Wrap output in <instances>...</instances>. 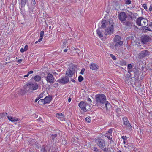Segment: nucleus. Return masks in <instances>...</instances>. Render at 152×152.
Instances as JSON below:
<instances>
[{
  "instance_id": "nucleus-2",
  "label": "nucleus",
  "mask_w": 152,
  "mask_h": 152,
  "mask_svg": "<svg viewBox=\"0 0 152 152\" xmlns=\"http://www.w3.org/2000/svg\"><path fill=\"white\" fill-rule=\"evenodd\" d=\"M95 97L98 104H104L106 102V96L103 94L96 95Z\"/></svg>"
},
{
  "instance_id": "nucleus-17",
  "label": "nucleus",
  "mask_w": 152,
  "mask_h": 152,
  "mask_svg": "<svg viewBox=\"0 0 152 152\" xmlns=\"http://www.w3.org/2000/svg\"><path fill=\"white\" fill-rule=\"evenodd\" d=\"M142 17H139L136 20V23L139 26H142L141 22H142Z\"/></svg>"
},
{
  "instance_id": "nucleus-11",
  "label": "nucleus",
  "mask_w": 152,
  "mask_h": 152,
  "mask_svg": "<svg viewBox=\"0 0 152 152\" xmlns=\"http://www.w3.org/2000/svg\"><path fill=\"white\" fill-rule=\"evenodd\" d=\"M122 24L124 25L126 28L129 29L132 28V23L129 20H126L122 23Z\"/></svg>"
},
{
  "instance_id": "nucleus-32",
  "label": "nucleus",
  "mask_w": 152,
  "mask_h": 152,
  "mask_svg": "<svg viewBox=\"0 0 152 152\" xmlns=\"http://www.w3.org/2000/svg\"><path fill=\"white\" fill-rule=\"evenodd\" d=\"M63 115L61 113H57L56 115V116L58 118H60L61 117L63 116Z\"/></svg>"
},
{
  "instance_id": "nucleus-4",
  "label": "nucleus",
  "mask_w": 152,
  "mask_h": 152,
  "mask_svg": "<svg viewBox=\"0 0 152 152\" xmlns=\"http://www.w3.org/2000/svg\"><path fill=\"white\" fill-rule=\"evenodd\" d=\"M38 86L36 83H28L26 84L25 88L26 91H32L38 89Z\"/></svg>"
},
{
  "instance_id": "nucleus-62",
  "label": "nucleus",
  "mask_w": 152,
  "mask_h": 152,
  "mask_svg": "<svg viewBox=\"0 0 152 152\" xmlns=\"http://www.w3.org/2000/svg\"><path fill=\"white\" fill-rule=\"evenodd\" d=\"M38 42H38V41H36V42H35V44H36V43H38Z\"/></svg>"
},
{
  "instance_id": "nucleus-27",
  "label": "nucleus",
  "mask_w": 152,
  "mask_h": 152,
  "mask_svg": "<svg viewBox=\"0 0 152 152\" xmlns=\"http://www.w3.org/2000/svg\"><path fill=\"white\" fill-rule=\"evenodd\" d=\"M27 91H26V88H25V89H21L20 91V93L21 95H24Z\"/></svg>"
},
{
  "instance_id": "nucleus-18",
  "label": "nucleus",
  "mask_w": 152,
  "mask_h": 152,
  "mask_svg": "<svg viewBox=\"0 0 152 152\" xmlns=\"http://www.w3.org/2000/svg\"><path fill=\"white\" fill-rule=\"evenodd\" d=\"M44 100L45 104L49 103L51 100V98L50 97L46 96L44 99Z\"/></svg>"
},
{
  "instance_id": "nucleus-58",
  "label": "nucleus",
  "mask_w": 152,
  "mask_h": 152,
  "mask_svg": "<svg viewBox=\"0 0 152 152\" xmlns=\"http://www.w3.org/2000/svg\"><path fill=\"white\" fill-rule=\"evenodd\" d=\"M38 121H42V119L41 118H39L38 119Z\"/></svg>"
},
{
  "instance_id": "nucleus-48",
  "label": "nucleus",
  "mask_w": 152,
  "mask_h": 152,
  "mask_svg": "<svg viewBox=\"0 0 152 152\" xmlns=\"http://www.w3.org/2000/svg\"><path fill=\"white\" fill-rule=\"evenodd\" d=\"M149 10L150 11H151L152 10V5H151L150 6Z\"/></svg>"
},
{
  "instance_id": "nucleus-59",
  "label": "nucleus",
  "mask_w": 152,
  "mask_h": 152,
  "mask_svg": "<svg viewBox=\"0 0 152 152\" xmlns=\"http://www.w3.org/2000/svg\"><path fill=\"white\" fill-rule=\"evenodd\" d=\"M71 81H72V82H75V80L74 79H72L71 80Z\"/></svg>"
},
{
  "instance_id": "nucleus-29",
  "label": "nucleus",
  "mask_w": 152,
  "mask_h": 152,
  "mask_svg": "<svg viewBox=\"0 0 152 152\" xmlns=\"http://www.w3.org/2000/svg\"><path fill=\"white\" fill-rule=\"evenodd\" d=\"M142 30H143L144 29H145V30H147L148 31H152L150 28H149L148 26H143L142 27Z\"/></svg>"
},
{
  "instance_id": "nucleus-3",
  "label": "nucleus",
  "mask_w": 152,
  "mask_h": 152,
  "mask_svg": "<svg viewBox=\"0 0 152 152\" xmlns=\"http://www.w3.org/2000/svg\"><path fill=\"white\" fill-rule=\"evenodd\" d=\"M108 23L109 26H108V28L105 29L104 32V34L106 35L112 34L114 30V23L113 21L111 20H109L108 21Z\"/></svg>"
},
{
  "instance_id": "nucleus-5",
  "label": "nucleus",
  "mask_w": 152,
  "mask_h": 152,
  "mask_svg": "<svg viewBox=\"0 0 152 152\" xmlns=\"http://www.w3.org/2000/svg\"><path fill=\"white\" fill-rule=\"evenodd\" d=\"M79 107L84 111L86 112L87 110L91 109L90 105L87 102L83 101L80 102L79 104Z\"/></svg>"
},
{
  "instance_id": "nucleus-26",
  "label": "nucleus",
  "mask_w": 152,
  "mask_h": 152,
  "mask_svg": "<svg viewBox=\"0 0 152 152\" xmlns=\"http://www.w3.org/2000/svg\"><path fill=\"white\" fill-rule=\"evenodd\" d=\"M34 79L36 81L38 82L41 79V77L39 75H36L34 77Z\"/></svg>"
},
{
  "instance_id": "nucleus-14",
  "label": "nucleus",
  "mask_w": 152,
  "mask_h": 152,
  "mask_svg": "<svg viewBox=\"0 0 152 152\" xmlns=\"http://www.w3.org/2000/svg\"><path fill=\"white\" fill-rule=\"evenodd\" d=\"M90 68L94 70H97L98 69V66L95 63H91L90 65Z\"/></svg>"
},
{
  "instance_id": "nucleus-30",
  "label": "nucleus",
  "mask_w": 152,
  "mask_h": 152,
  "mask_svg": "<svg viewBox=\"0 0 152 152\" xmlns=\"http://www.w3.org/2000/svg\"><path fill=\"white\" fill-rule=\"evenodd\" d=\"M28 48V46L27 45H26L25 46L24 48H22L20 49L21 52L23 53V52H24L25 51H26V50H27Z\"/></svg>"
},
{
  "instance_id": "nucleus-61",
  "label": "nucleus",
  "mask_w": 152,
  "mask_h": 152,
  "mask_svg": "<svg viewBox=\"0 0 152 152\" xmlns=\"http://www.w3.org/2000/svg\"><path fill=\"white\" fill-rule=\"evenodd\" d=\"M74 49L75 50H79L77 48H74Z\"/></svg>"
},
{
  "instance_id": "nucleus-52",
  "label": "nucleus",
  "mask_w": 152,
  "mask_h": 152,
  "mask_svg": "<svg viewBox=\"0 0 152 152\" xmlns=\"http://www.w3.org/2000/svg\"><path fill=\"white\" fill-rule=\"evenodd\" d=\"M22 61V59H20L18 60L17 61V62L20 63Z\"/></svg>"
},
{
  "instance_id": "nucleus-46",
  "label": "nucleus",
  "mask_w": 152,
  "mask_h": 152,
  "mask_svg": "<svg viewBox=\"0 0 152 152\" xmlns=\"http://www.w3.org/2000/svg\"><path fill=\"white\" fill-rule=\"evenodd\" d=\"M122 64L124 65H125L126 64V62L125 61H123L122 62Z\"/></svg>"
},
{
  "instance_id": "nucleus-21",
  "label": "nucleus",
  "mask_w": 152,
  "mask_h": 152,
  "mask_svg": "<svg viewBox=\"0 0 152 152\" xmlns=\"http://www.w3.org/2000/svg\"><path fill=\"white\" fill-rule=\"evenodd\" d=\"M105 106L106 109L107 110H108L109 109L111 108V107L110 104L107 101H106V103L105 104Z\"/></svg>"
},
{
  "instance_id": "nucleus-51",
  "label": "nucleus",
  "mask_w": 152,
  "mask_h": 152,
  "mask_svg": "<svg viewBox=\"0 0 152 152\" xmlns=\"http://www.w3.org/2000/svg\"><path fill=\"white\" fill-rule=\"evenodd\" d=\"M87 100L89 101L90 103H91L92 102L91 100L89 98H87Z\"/></svg>"
},
{
  "instance_id": "nucleus-22",
  "label": "nucleus",
  "mask_w": 152,
  "mask_h": 152,
  "mask_svg": "<svg viewBox=\"0 0 152 152\" xmlns=\"http://www.w3.org/2000/svg\"><path fill=\"white\" fill-rule=\"evenodd\" d=\"M28 1V0H21L20 4L21 7H23Z\"/></svg>"
},
{
  "instance_id": "nucleus-15",
  "label": "nucleus",
  "mask_w": 152,
  "mask_h": 152,
  "mask_svg": "<svg viewBox=\"0 0 152 152\" xmlns=\"http://www.w3.org/2000/svg\"><path fill=\"white\" fill-rule=\"evenodd\" d=\"M109 24L108 23V21L106 20H103L102 21L101 27L102 28H104L106 26H108Z\"/></svg>"
},
{
  "instance_id": "nucleus-34",
  "label": "nucleus",
  "mask_w": 152,
  "mask_h": 152,
  "mask_svg": "<svg viewBox=\"0 0 152 152\" xmlns=\"http://www.w3.org/2000/svg\"><path fill=\"white\" fill-rule=\"evenodd\" d=\"M92 149L95 152H98V151L99 150L97 148V147H96L94 146L93 147Z\"/></svg>"
},
{
  "instance_id": "nucleus-7",
  "label": "nucleus",
  "mask_w": 152,
  "mask_h": 152,
  "mask_svg": "<svg viewBox=\"0 0 152 152\" xmlns=\"http://www.w3.org/2000/svg\"><path fill=\"white\" fill-rule=\"evenodd\" d=\"M151 37L148 35H143L141 37V42L145 44H146L147 42L151 41Z\"/></svg>"
},
{
  "instance_id": "nucleus-31",
  "label": "nucleus",
  "mask_w": 152,
  "mask_h": 152,
  "mask_svg": "<svg viewBox=\"0 0 152 152\" xmlns=\"http://www.w3.org/2000/svg\"><path fill=\"white\" fill-rule=\"evenodd\" d=\"M132 66L131 64H129L128 65L127 68L128 70V72L129 73L131 71L130 70L132 69Z\"/></svg>"
},
{
  "instance_id": "nucleus-23",
  "label": "nucleus",
  "mask_w": 152,
  "mask_h": 152,
  "mask_svg": "<svg viewBox=\"0 0 152 152\" xmlns=\"http://www.w3.org/2000/svg\"><path fill=\"white\" fill-rule=\"evenodd\" d=\"M116 43L115 44V46L117 47H120L123 44V42L122 41L116 42Z\"/></svg>"
},
{
  "instance_id": "nucleus-9",
  "label": "nucleus",
  "mask_w": 152,
  "mask_h": 152,
  "mask_svg": "<svg viewBox=\"0 0 152 152\" xmlns=\"http://www.w3.org/2000/svg\"><path fill=\"white\" fill-rule=\"evenodd\" d=\"M46 80L48 83L50 84L53 83L54 81V77L52 74L48 73L45 77Z\"/></svg>"
},
{
  "instance_id": "nucleus-35",
  "label": "nucleus",
  "mask_w": 152,
  "mask_h": 152,
  "mask_svg": "<svg viewBox=\"0 0 152 152\" xmlns=\"http://www.w3.org/2000/svg\"><path fill=\"white\" fill-rule=\"evenodd\" d=\"M112 130L111 129H110L108 131V133H107V134H108L109 135H111V133H112Z\"/></svg>"
},
{
  "instance_id": "nucleus-19",
  "label": "nucleus",
  "mask_w": 152,
  "mask_h": 152,
  "mask_svg": "<svg viewBox=\"0 0 152 152\" xmlns=\"http://www.w3.org/2000/svg\"><path fill=\"white\" fill-rule=\"evenodd\" d=\"M102 30H100L99 29H97L96 30V32L97 35L100 37H101L103 36V34L102 33Z\"/></svg>"
},
{
  "instance_id": "nucleus-16",
  "label": "nucleus",
  "mask_w": 152,
  "mask_h": 152,
  "mask_svg": "<svg viewBox=\"0 0 152 152\" xmlns=\"http://www.w3.org/2000/svg\"><path fill=\"white\" fill-rule=\"evenodd\" d=\"M7 118L9 120L13 122L18 121V118L11 116H7Z\"/></svg>"
},
{
  "instance_id": "nucleus-25",
  "label": "nucleus",
  "mask_w": 152,
  "mask_h": 152,
  "mask_svg": "<svg viewBox=\"0 0 152 152\" xmlns=\"http://www.w3.org/2000/svg\"><path fill=\"white\" fill-rule=\"evenodd\" d=\"M57 135V134H56L51 135L50 138L52 141L53 142L54 140H56V138Z\"/></svg>"
},
{
  "instance_id": "nucleus-47",
  "label": "nucleus",
  "mask_w": 152,
  "mask_h": 152,
  "mask_svg": "<svg viewBox=\"0 0 152 152\" xmlns=\"http://www.w3.org/2000/svg\"><path fill=\"white\" fill-rule=\"evenodd\" d=\"M110 135H105V137H107V138H108L109 140H110L111 139V137L110 136Z\"/></svg>"
},
{
  "instance_id": "nucleus-38",
  "label": "nucleus",
  "mask_w": 152,
  "mask_h": 152,
  "mask_svg": "<svg viewBox=\"0 0 152 152\" xmlns=\"http://www.w3.org/2000/svg\"><path fill=\"white\" fill-rule=\"evenodd\" d=\"M59 85L58 83H55L53 84L54 87L56 88Z\"/></svg>"
},
{
  "instance_id": "nucleus-33",
  "label": "nucleus",
  "mask_w": 152,
  "mask_h": 152,
  "mask_svg": "<svg viewBox=\"0 0 152 152\" xmlns=\"http://www.w3.org/2000/svg\"><path fill=\"white\" fill-rule=\"evenodd\" d=\"M83 79V77L81 76H79L78 77V81L79 82H81Z\"/></svg>"
},
{
  "instance_id": "nucleus-24",
  "label": "nucleus",
  "mask_w": 152,
  "mask_h": 152,
  "mask_svg": "<svg viewBox=\"0 0 152 152\" xmlns=\"http://www.w3.org/2000/svg\"><path fill=\"white\" fill-rule=\"evenodd\" d=\"M148 22V21L147 20L142 18V24H141L142 25H146Z\"/></svg>"
},
{
  "instance_id": "nucleus-43",
  "label": "nucleus",
  "mask_w": 152,
  "mask_h": 152,
  "mask_svg": "<svg viewBox=\"0 0 152 152\" xmlns=\"http://www.w3.org/2000/svg\"><path fill=\"white\" fill-rule=\"evenodd\" d=\"M85 69L84 68H83L81 70V71L80 72V74L82 75H83V73H84V72L85 71Z\"/></svg>"
},
{
  "instance_id": "nucleus-49",
  "label": "nucleus",
  "mask_w": 152,
  "mask_h": 152,
  "mask_svg": "<svg viewBox=\"0 0 152 152\" xmlns=\"http://www.w3.org/2000/svg\"><path fill=\"white\" fill-rule=\"evenodd\" d=\"M124 140H125L127 138V137L125 136H122L121 137Z\"/></svg>"
},
{
  "instance_id": "nucleus-54",
  "label": "nucleus",
  "mask_w": 152,
  "mask_h": 152,
  "mask_svg": "<svg viewBox=\"0 0 152 152\" xmlns=\"http://www.w3.org/2000/svg\"><path fill=\"white\" fill-rule=\"evenodd\" d=\"M33 73V71H32V70H31V71H30L28 73V74L29 75L30 74H32V73Z\"/></svg>"
},
{
  "instance_id": "nucleus-10",
  "label": "nucleus",
  "mask_w": 152,
  "mask_h": 152,
  "mask_svg": "<svg viewBox=\"0 0 152 152\" xmlns=\"http://www.w3.org/2000/svg\"><path fill=\"white\" fill-rule=\"evenodd\" d=\"M123 125L124 127H128L129 129H131L132 128L128 119L126 117H124L123 118Z\"/></svg>"
},
{
  "instance_id": "nucleus-39",
  "label": "nucleus",
  "mask_w": 152,
  "mask_h": 152,
  "mask_svg": "<svg viewBox=\"0 0 152 152\" xmlns=\"http://www.w3.org/2000/svg\"><path fill=\"white\" fill-rule=\"evenodd\" d=\"M85 119L86 121H87V122L88 123L90 122L91 120L89 118L87 117L85 118Z\"/></svg>"
},
{
  "instance_id": "nucleus-37",
  "label": "nucleus",
  "mask_w": 152,
  "mask_h": 152,
  "mask_svg": "<svg viewBox=\"0 0 152 152\" xmlns=\"http://www.w3.org/2000/svg\"><path fill=\"white\" fill-rule=\"evenodd\" d=\"M44 34V31H42L40 32V37H43Z\"/></svg>"
},
{
  "instance_id": "nucleus-55",
  "label": "nucleus",
  "mask_w": 152,
  "mask_h": 152,
  "mask_svg": "<svg viewBox=\"0 0 152 152\" xmlns=\"http://www.w3.org/2000/svg\"><path fill=\"white\" fill-rule=\"evenodd\" d=\"M39 99V98L38 97H37V98H36L35 100V102H37V101Z\"/></svg>"
},
{
  "instance_id": "nucleus-50",
  "label": "nucleus",
  "mask_w": 152,
  "mask_h": 152,
  "mask_svg": "<svg viewBox=\"0 0 152 152\" xmlns=\"http://www.w3.org/2000/svg\"><path fill=\"white\" fill-rule=\"evenodd\" d=\"M40 37V38L38 39V40L39 42H40V41H41L42 40V38H43V37Z\"/></svg>"
},
{
  "instance_id": "nucleus-28",
  "label": "nucleus",
  "mask_w": 152,
  "mask_h": 152,
  "mask_svg": "<svg viewBox=\"0 0 152 152\" xmlns=\"http://www.w3.org/2000/svg\"><path fill=\"white\" fill-rule=\"evenodd\" d=\"M38 103L40 105H42L43 104H45V102L44 101V99H42L39 100L38 101Z\"/></svg>"
},
{
  "instance_id": "nucleus-41",
  "label": "nucleus",
  "mask_w": 152,
  "mask_h": 152,
  "mask_svg": "<svg viewBox=\"0 0 152 152\" xmlns=\"http://www.w3.org/2000/svg\"><path fill=\"white\" fill-rule=\"evenodd\" d=\"M41 151L42 152H46V151L45 150V147H42V148L41 149Z\"/></svg>"
},
{
  "instance_id": "nucleus-53",
  "label": "nucleus",
  "mask_w": 152,
  "mask_h": 152,
  "mask_svg": "<svg viewBox=\"0 0 152 152\" xmlns=\"http://www.w3.org/2000/svg\"><path fill=\"white\" fill-rule=\"evenodd\" d=\"M32 3L33 4L35 5L36 4L35 0H32Z\"/></svg>"
},
{
  "instance_id": "nucleus-36",
  "label": "nucleus",
  "mask_w": 152,
  "mask_h": 152,
  "mask_svg": "<svg viewBox=\"0 0 152 152\" xmlns=\"http://www.w3.org/2000/svg\"><path fill=\"white\" fill-rule=\"evenodd\" d=\"M131 3V1L130 0H127L126 1V4H130Z\"/></svg>"
},
{
  "instance_id": "nucleus-20",
  "label": "nucleus",
  "mask_w": 152,
  "mask_h": 152,
  "mask_svg": "<svg viewBox=\"0 0 152 152\" xmlns=\"http://www.w3.org/2000/svg\"><path fill=\"white\" fill-rule=\"evenodd\" d=\"M114 39L115 42H118L121 41V37L118 35L115 36Z\"/></svg>"
},
{
  "instance_id": "nucleus-60",
  "label": "nucleus",
  "mask_w": 152,
  "mask_h": 152,
  "mask_svg": "<svg viewBox=\"0 0 152 152\" xmlns=\"http://www.w3.org/2000/svg\"><path fill=\"white\" fill-rule=\"evenodd\" d=\"M67 49H65L64 50V51L65 52H66L67 51Z\"/></svg>"
},
{
  "instance_id": "nucleus-40",
  "label": "nucleus",
  "mask_w": 152,
  "mask_h": 152,
  "mask_svg": "<svg viewBox=\"0 0 152 152\" xmlns=\"http://www.w3.org/2000/svg\"><path fill=\"white\" fill-rule=\"evenodd\" d=\"M111 57L112 58V59L114 60H116V58L115 56H114L113 55V54H111L110 55Z\"/></svg>"
},
{
  "instance_id": "nucleus-8",
  "label": "nucleus",
  "mask_w": 152,
  "mask_h": 152,
  "mask_svg": "<svg viewBox=\"0 0 152 152\" xmlns=\"http://www.w3.org/2000/svg\"><path fill=\"white\" fill-rule=\"evenodd\" d=\"M118 18L121 23L126 20L127 16L126 13L124 12H121L118 15Z\"/></svg>"
},
{
  "instance_id": "nucleus-12",
  "label": "nucleus",
  "mask_w": 152,
  "mask_h": 152,
  "mask_svg": "<svg viewBox=\"0 0 152 152\" xmlns=\"http://www.w3.org/2000/svg\"><path fill=\"white\" fill-rule=\"evenodd\" d=\"M75 73V70L73 67H70L69 69L67 70L66 72V75L70 77L72 76Z\"/></svg>"
},
{
  "instance_id": "nucleus-45",
  "label": "nucleus",
  "mask_w": 152,
  "mask_h": 152,
  "mask_svg": "<svg viewBox=\"0 0 152 152\" xmlns=\"http://www.w3.org/2000/svg\"><path fill=\"white\" fill-rule=\"evenodd\" d=\"M147 25H148V26L150 27H152V22H150L149 23H148L147 24Z\"/></svg>"
},
{
  "instance_id": "nucleus-56",
  "label": "nucleus",
  "mask_w": 152,
  "mask_h": 152,
  "mask_svg": "<svg viewBox=\"0 0 152 152\" xmlns=\"http://www.w3.org/2000/svg\"><path fill=\"white\" fill-rule=\"evenodd\" d=\"M71 100V99L70 98H69L68 99V101L69 102H70Z\"/></svg>"
},
{
  "instance_id": "nucleus-57",
  "label": "nucleus",
  "mask_w": 152,
  "mask_h": 152,
  "mask_svg": "<svg viewBox=\"0 0 152 152\" xmlns=\"http://www.w3.org/2000/svg\"><path fill=\"white\" fill-rule=\"evenodd\" d=\"M29 75L28 74H28L25 75L24 77H28V76H29Z\"/></svg>"
},
{
  "instance_id": "nucleus-13",
  "label": "nucleus",
  "mask_w": 152,
  "mask_h": 152,
  "mask_svg": "<svg viewBox=\"0 0 152 152\" xmlns=\"http://www.w3.org/2000/svg\"><path fill=\"white\" fill-rule=\"evenodd\" d=\"M69 79L67 77H63L58 80V82L63 84H66L68 82Z\"/></svg>"
},
{
  "instance_id": "nucleus-44",
  "label": "nucleus",
  "mask_w": 152,
  "mask_h": 152,
  "mask_svg": "<svg viewBox=\"0 0 152 152\" xmlns=\"http://www.w3.org/2000/svg\"><path fill=\"white\" fill-rule=\"evenodd\" d=\"M43 93H41L40 94V95L39 96V99L42 98L43 97Z\"/></svg>"
},
{
  "instance_id": "nucleus-6",
  "label": "nucleus",
  "mask_w": 152,
  "mask_h": 152,
  "mask_svg": "<svg viewBox=\"0 0 152 152\" xmlns=\"http://www.w3.org/2000/svg\"><path fill=\"white\" fill-rule=\"evenodd\" d=\"M150 53L148 50H144L140 52L138 56L139 59H142L145 57L148 56L150 54Z\"/></svg>"
},
{
  "instance_id": "nucleus-42",
  "label": "nucleus",
  "mask_w": 152,
  "mask_h": 152,
  "mask_svg": "<svg viewBox=\"0 0 152 152\" xmlns=\"http://www.w3.org/2000/svg\"><path fill=\"white\" fill-rule=\"evenodd\" d=\"M142 7L145 10H146L147 9L146 4H144L143 5Z\"/></svg>"
},
{
  "instance_id": "nucleus-1",
  "label": "nucleus",
  "mask_w": 152,
  "mask_h": 152,
  "mask_svg": "<svg viewBox=\"0 0 152 152\" xmlns=\"http://www.w3.org/2000/svg\"><path fill=\"white\" fill-rule=\"evenodd\" d=\"M95 142L97 145L104 152H110V149L108 146L106 147L105 141L103 139L97 138L95 140Z\"/></svg>"
},
{
  "instance_id": "nucleus-64",
  "label": "nucleus",
  "mask_w": 152,
  "mask_h": 152,
  "mask_svg": "<svg viewBox=\"0 0 152 152\" xmlns=\"http://www.w3.org/2000/svg\"><path fill=\"white\" fill-rule=\"evenodd\" d=\"M117 152H121V151L120 150H119Z\"/></svg>"
},
{
  "instance_id": "nucleus-63",
  "label": "nucleus",
  "mask_w": 152,
  "mask_h": 152,
  "mask_svg": "<svg viewBox=\"0 0 152 152\" xmlns=\"http://www.w3.org/2000/svg\"><path fill=\"white\" fill-rule=\"evenodd\" d=\"M136 75H137V74H135V77H137V76H136Z\"/></svg>"
}]
</instances>
